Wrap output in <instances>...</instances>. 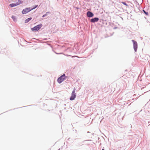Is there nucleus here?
Listing matches in <instances>:
<instances>
[{"label": "nucleus", "instance_id": "nucleus-13", "mask_svg": "<svg viewBox=\"0 0 150 150\" xmlns=\"http://www.w3.org/2000/svg\"><path fill=\"white\" fill-rule=\"evenodd\" d=\"M122 3L123 4H124L125 5H126V4L125 3V2H122Z\"/></svg>", "mask_w": 150, "mask_h": 150}, {"label": "nucleus", "instance_id": "nucleus-6", "mask_svg": "<svg viewBox=\"0 0 150 150\" xmlns=\"http://www.w3.org/2000/svg\"><path fill=\"white\" fill-rule=\"evenodd\" d=\"M87 15L88 17H91L93 16L94 15L92 12L90 11H88L87 13Z\"/></svg>", "mask_w": 150, "mask_h": 150}, {"label": "nucleus", "instance_id": "nucleus-10", "mask_svg": "<svg viewBox=\"0 0 150 150\" xmlns=\"http://www.w3.org/2000/svg\"><path fill=\"white\" fill-rule=\"evenodd\" d=\"M12 18L13 19V21H16V17H15V16H12Z\"/></svg>", "mask_w": 150, "mask_h": 150}, {"label": "nucleus", "instance_id": "nucleus-15", "mask_svg": "<svg viewBox=\"0 0 150 150\" xmlns=\"http://www.w3.org/2000/svg\"><path fill=\"white\" fill-rule=\"evenodd\" d=\"M58 150H60V149H58Z\"/></svg>", "mask_w": 150, "mask_h": 150}, {"label": "nucleus", "instance_id": "nucleus-12", "mask_svg": "<svg viewBox=\"0 0 150 150\" xmlns=\"http://www.w3.org/2000/svg\"><path fill=\"white\" fill-rule=\"evenodd\" d=\"M143 11L144 13L147 15H148V12H146L144 10H143Z\"/></svg>", "mask_w": 150, "mask_h": 150}, {"label": "nucleus", "instance_id": "nucleus-7", "mask_svg": "<svg viewBox=\"0 0 150 150\" xmlns=\"http://www.w3.org/2000/svg\"><path fill=\"white\" fill-rule=\"evenodd\" d=\"M99 19L98 18H95L91 19V22L92 23H94L96 22H97L99 20Z\"/></svg>", "mask_w": 150, "mask_h": 150}, {"label": "nucleus", "instance_id": "nucleus-14", "mask_svg": "<svg viewBox=\"0 0 150 150\" xmlns=\"http://www.w3.org/2000/svg\"><path fill=\"white\" fill-rule=\"evenodd\" d=\"M102 150H105L104 149H102Z\"/></svg>", "mask_w": 150, "mask_h": 150}, {"label": "nucleus", "instance_id": "nucleus-5", "mask_svg": "<svg viewBox=\"0 0 150 150\" xmlns=\"http://www.w3.org/2000/svg\"><path fill=\"white\" fill-rule=\"evenodd\" d=\"M133 44V47L134 50L135 52L137 51V42L134 40H132Z\"/></svg>", "mask_w": 150, "mask_h": 150}, {"label": "nucleus", "instance_id": "nucleus-4", "mask_svg": "<svg viewBox=\"0 0 150 150\" xmlns=\"http://www.w3.org/2000/svg\"><path fill=\"white\" fill-rule=\"evenodd\" d=\"M42 25L40 24L37 25L31 28V30L33 31H38L41 28Z\"/></svg>", "mask_w": 150, "mask_h": 150}, {"label": "nucleus", "instance_id": "nucleus-3", "mask_svg": "<svg viewBox=\"0 0 150 150\" xmlns=\"http://www.w3.org/2000/svg\"><path fill=\"white\" fill-rule=\"evenodd\" d=\"M76 97V93H75V88H74L71 94V96L70 98V100H74Z\"/></svg>", "mask_w": 150, "mask_h": 150}, {"label": "nucleus", "instance_id": "nucleus-1", "mask_svg": "<svg viewBox=\"0 0 150 150\" xmlns=\"http://www.w3.org/2000/svg\"><path fill=\"white\" fill-rule=\"evenodd\" d=\"M38 5H35L33 8H26L24 9H23L22 12V13L23 14H25L31 11V10L35 9L37 7Z\"/></svg>", "mask_w": 150, "mask_h": 150}, {"label": "nucleus", "instance_id": "nucleus-11", "mask_svg": "<svg viewBox=\"0 0 150 150\" xmlns=\"http://www.w3.org/2000/svg\"><path fill=\"white\" fill-rule=\"evenodd\" d=\"M50 13V12H47L42 17H43L46 16L47 15V13Z\"/></svg>", "mask_w": 150, "mask_h": 150}, {"label": "nucleus", "instance_id": "nucleus-8", "mask_svg": "<svg viewBox=\"0 0 150 150\" xmlns=\"http://www.w3.org/2000/svg\"><path fill=\"white\" fill-rule=\"evenodd\" d=\"M18 3L16 4H10V6L11 7H13L16 6L18 5Z\"/></svg>", "mask_w": 150, "mask_h": 150}, {"label": "nucleus", "instance_id": "nucleus-2", "mask_svg": "<svg viewBox=\"0 0 150 150\" xmlns=\"http://www.w3.org/2000/svg\"><path fill=\"white\" fill-rule=\"evenodd\" d=\"M66 79V77L65 76V74H64L58 79L57 80V81L59 83H60L64 80Z\"/></svg>", "mask_w": 150, "mask_h": 150}, {"label": "nucleus", "instance_id": "nucleus-9", "mask_svg": "<svg viewBox=\"0 0 150 150\" xmlns=\"http://www.w3.org/2000/svg\"><path fill=\"white\" fill-rule=\"evenodd\" d=\"M32 19V18H28V19H26L25 20V23H28L29 21L31 20Z\"/></svg>", "mask_w": 150, "mask_h": 150}]
</instances>
